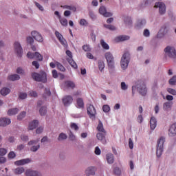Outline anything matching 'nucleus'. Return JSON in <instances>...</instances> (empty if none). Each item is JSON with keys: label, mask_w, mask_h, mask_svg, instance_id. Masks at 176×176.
Wrapping results in <instances>:
<instances>
[{"label": "nucleus", "mask_w": 176, "mask_h": 176, "mask_svg": "<svg viewBox=\"0 0 176 176\" xmlns=\"http://www.w3.org/2000/svg\"><path fill=\"white\" fill-rule=\"evenodd\" d=\"M52 96V92L50 91V89L45 88L44 91L43 97L46 98V97H50Z\"/></svg>", "instance_id": "nucleus-41"}, {"label": "nucleus", "mask_w": 176, "mask_h": 176, "mask_svg": "<svg viewBox=\"0 0 176 176\" xmlns=\"http://www.w3.org/2000/svg\"><path fill=\"white\" fill-rule=\"evenodd\" d=\"M32 77L36 82H42L43 83L47 82V76L43 71H41L39 73H32Z\"/></svg>", "instance_id": "nucleus-2"}, {"label": "nucleus", "mask_w": 176, "mask_h": 176, "mask_svg": "<svg viewBox=\"0 0 176 176\" xmlns=\"http://www.w3.org/2000/svg\"><path fill=\"white\" fill-rule=\"evenodd\" d=\"M21 140L22 141H23L24 142H27V141H28L29 138H28V135H21Z\"/></svg>", "instance_id": "nucleus-62"}, {"label": "nucleus", "mask_w": 176, "mask_h": 176, "mask_svg": "<svg viewBox=\"0 0 176 176\" xmlns=\"http://www.w3.org/2000/svg\"><path fill=\"white\" fill-rule=\"evenodd\" d=\"M62 101H63L65 107H69V105H71V104H72V102L74 101V98H72L69 95H67V96H65L62 99Z\"/></svg>", "instance_id": "nucleus-14"}, {"label": "nucleus", "mask_w": 176, "mask_h": 176, "mask_svg": "<svg viewBox=\"0 0 176 176\" xmlns=\"http://www.w3.org/2000/svg\"><path fill=\"white\" fill-rule=\"evenodd\" d=\"M69 140H70V141H75L76 140V136H75L74 133L71 131L69 133Z\"/></svg>", "instance_id": "nucleus-48"}, {"label": "nucleus", "mask_w": 176, "mask_h": 176, "mask_svg": "<svg viewBox=\"0 0 176 176\" xmlns=\"http://www.w3.org/2000/svg\"><path fill=\"white\" fill-rule=\"evenodd\" d=\"M99 70L102 72L103 69L105 68V63H104V61L99 60L98 63Z\"/></svg>", "instance_id": "nucleus-40"}, {"label": "nucleus", "mask_w": 176, "mask_h": 176, "mask_svg": "<svg viewBox=\"0 0 176 176\" xmlns=\"http://www.w3.org/2000/svg\"><path fill=\"white\" fill-rule=\"evenodd\" d=\"M168 93L171 94L172 96H176V90L173 88H168L167 89Z\"/></svg>", "instance_id": "nucleus-55"}, {"label": "nucleus", "mask_w": 176, "mask_h": 176, "mask_svg": "<svg viewBox=\"0 0 176 176\" xmlns=\"http://www.w3.org/2000/svg\"><path fill=\"white\" fill-rule=\"evenodd\" d=\"M24 171H25L24 167H18L13 170L15 175H21V174H23V173H24Z\"/></svg>", "instance_id": "nucleus-30"}, {"label": "nucleus", "mask_w": 176, "mask_h": 176, "mask_svg": "<svg viewBox=\"0 0 176 176\" xmlns=\"http://www.w3.org/2000/svg\"><path fill=\"white\" fill-rule=\"evenodd\" d=\"M65 86L69 89H74L75 87V83L72 81L67 80L65 82Z\"/></svg>", "instance_id": "nucleus-35"}, {"label": "nucleus", "mask_w": 176, "mask_h": 176, "mask_svg": "<svg viewBox=\"0 0 176 176\" xmlns=\"http://www.w3.org/2000/svg\"><path fill=\"white\" fill-rule=\"evenodd\" d=\"M104 57L107 61L109 71H113V69H115V58L113 55L109 52L104 54Z\"/></svg>", "instance_id": "nucleus-3"}, {"label": "nucleus", "mask_w": 176, "mask_h": 176, "mask_svg": "<svg viewBox=\"0 0 176 176\" xmlns=\"http://www.w3.org/2000/svg\"><path fill=\"white\" fill-rule=\"evenodd\" d=\"M0 93L1 96H8L10 93V89L4 87L0 91Z\"/></svg>", "instance_id": "nucleus-36"}, {"label": "nucleus", "mask_w": 176, "mask_h": 176, "mask_svg": "<svg viewBox=\"0 0 176 176\" xmlns=\"http://www.w3.org/2000/svg\"><path fill=\"white\" fill-rule=\"evenodd\" d=\"M82 50L84 52H91V48L89 45L86 44L82 46Z\"/></svg>", "instance_id": "nucleus-50"}, {"label": "nucleus", "mask_w": 176, "mask_h": 176, "mask_svg": "<svg viewBox=\"0 0 176 176\" xmlns=\"http://www.w3.org/2000/svg\"><path fill=\"white\" fill-rule=\"evenodd\" d=\"M28 163H31V160L30 158H26L14 162V165L24 166V164H28Z\"/></svg>", "instance_id": "nucleus-17"}, {"label": "nucleus", "mask_w": 176, "mask_h": 176, "mask_svg": "<svg viewBox=\"0 0 176 176\" xmlns=\"http://www.w3.org/2000/svg\"><path fill=\"white\" fill-rule=\"evenodd\" d=\"M128 88H129V87L127 86V85H126V82H121L122 90H127Z\"/></svg>", "instance_id": "nucleus-64"}, {"label": "nucleus", "mask_w": 176, "mask_h": 176, "mask_svg": "<svg viewBox=\"0 0 176 176\" xmlns=\"http://www.w3.org/2000/svg\"><path fill=\"white\" fill-rule=\"evenodd\" d=\"M67 61L70 64L71 67H72L75 69H76V68H78V65L76 64V63H75L74 59H72V58H67Z\"/></svg>", "instance_id": "nucleus-37"}, {"label": "nucleus", "mask_w": 176, "mask_h": 176, "mask_svg": "<svg viewBox=\"0 0 176 176\" xmlns=\"http://www.w3.org/2000/svg\"><path fill=\"white\" fill-rule=\"evenodd\" d=\"M8 153V149L4 148H0V156H5Z\"/></svg>", "instance_id": "nucleus-56"}, {"label": "nucleus", "mask_w": 176, "mask_h": 176, "mask_svg": "<svg viewBox=\"0 0 176 176\" xmlns=\"http://www.w3.org/2000/svg\"><path fill=\"white\" fill-rule=\"evenodd\" d=\"M60 43H61V45H63V46H64V47H67V40H65V38H64V37H62L60 39L58 40Z\"/></svg>", "instance_id": "nucleus-54"}, {"label": "nucleus", "mask_w": 176, "mask_h": 176, "mask_svg": "<svg viewBox=\"0 0 176 176\" xmlns=\"http://www.w3.org/2000/svg\"><path fill=\"white\" fill-rule=\"evenodd\" d=\"M137 90L140 96L145 97L146 93H148V89H146V85L144 82H140L137 85Z\"/></svg>", "instance_id": "nucleus-8"}, {"label": "nucleus", "mask_w": 176, "mask_h": 176, "mask_svg": "<svg viewBox=\"0 0 176 176\" xmlns=\"http://www.w3.org/2000/svg\"><path fill=\"white\" fill-rule=\"evenodd\" d=\"M25 176H40L39 172L32 169H28L25 173Z\"/></svg>", "instance_id": "nucleus-20"}, {"label": "nucleus", "mask_w": 176, "mask_h": 176, "mask_svg": "<svg viewBox=\"0 0 176 176\" xmlns=\"http://www.w3.org/2000/svg\"><path fill=\"white\" fill-rule=\"evenodd\" d=\"M13 46L15 54H16L18 57H23V47H21V44L19 41H15Z\"/></svg>", "instance_id": "nucleus-7"}, {"label": "nucleus", "mask_w": 176, "mask_h": 176, "mask_svg": "<svg viewBox=\"0 0 176 176\" xmlns=\"http://www.w3.org/2000/svg\"><path fill=\"white\" fill-rule=\"evenodd\" d=\"M168 33V28L166 26H162L158 32V38H163L165 35Z\"/></svg>", "instance_id": "nucleus-18"}, {"label": "nucleus", "mask_w": 176, "mask_h": 176, "mask_svg": "<svg viewBox=\"0 0 176 176\" xmlns=\"http://www.w3.org/2000/svg\"><path fill=\"white\" fill-rule=\"evenodd\" d=\"M8 80L14 82L15 80H19L20 76L19 74H12L8 76Z\"/></svg>", "instance_id": "nucleus-29"}, {"label": "nucleus", "mask_w": 176, "mask_h": 176, "mask_svg": "<svg viewBox=\"0 0 176 176\" xmlns=\"http://www.w3.org/2000/svg\"><path fill=\"white\" fill-rule=\"evenodd\" d=\"M157 126V121L155 117H151L150 120V127L151 130H155Z\"/></svg>", "instance_id": "nucleus-24"}, {"label": "nucleus", "mask_w": 176, "mask_h": 176, "mask_svg": "<svg viewBox=\"0 0 176 176\" xmlns=\"http://www.w3.org/2000/svg\"><path fill=\"white\" fill-rule=\"evenodd\" d=\"M96 175V167L89 166L85 170V175L90 176V175Z\"/></svg>", "instance_id": "nucleus-19"}, {"label": "nucleus", "mask_w": 176, "mask_h": 176, "mask_svg": "<svg viewBox=\"0 0 176 176\" xmlns=\"http://www.w3.org/2000/svg\"><path fill=\"white\" fill-rule=\"evenodd\" d=\"M145 24H146V21L144 19H141L137 21L136 27L139 29L142 28L143 27H145Z\"/></svg>", "instance_id": "nucleus-25"}, {"label": "nucleus", "mask_w": 176, "mask_h": 176, "mask_svg": "<svg viewBox=\"0 0 176 176\" xmlns=\"http://www.w3.org/2000/svg\"><path fill=\"white\" fill-rule=\"evenodd\" d=\"M70 127L73 130H75V131H78V130H79V126L75 122H72L70 125Z\"/></svg>", "instance_id": "nucleus-49"}, {"label": "nucleus", "mask_w": 176, "mask_h": 176, "mask_svg": "<svg viewBox=\"0 0 176 176\" xmlns=\"http://www.w3.org/2000/svg\"><path fill=\"white\" fill-rule=\"evenodd\" d=\"M39 125V121L36 120H34L31 122L29 123L28 130H34Z\"/></svg>", "instance_id": "nucleus-21"}, {"label": "nucleus", "mask_w": 176, "mask_h": 176, "mask_svg": "<svg viewBox=\"0 0 176 176\" xmlns=\"http://www.w3.org/2000/svg\"><path fill=\"white\" fill-rule=\"evenodd\" d=\"M164 142H166V138L162 136L158 139L157 142L156 155L157 157H160L163 155V151L164 149Z\"/></svg>", "instance_id": "nucleus-1"}, {"label": "nucleus", "mask_w": 176, "mask_h": 176, "mask_svg": "<svg viewBox=\"0 0 176 176\" xmlns=\"http://www.w3.org/2000/svg\"><path fill=\"white\" fill-rule=\"evenodd\" d=\"M79 24H80V25H82V26L89 25V23L85 19H80Z\"/></svg>", "instance_id": "nucleus-51"}, {"label": "nucleus", "mask_w": 176, "mask_h": 176, "mask_svg": "<svg viewBox=\"0 0 176 176\" xmlns=\"http://www.w3.org/2000/svg\"><path fill=\"white\" fill-rule=\"evenodd\" d=\"M29 96L30 97H38V93H36L35 91H30L29 92Z\"/></svg>", "instance_id": "nucleus-63"}, {"label": "nucleus", "mask_w": 176, "mask_h": 176, "mask_svg": "<svg viewBox=\"0 0 176 176\" xmlns=\"http://www.w3.org/2000/svg\"><path fill=\"white\" fill-rule=\"evenodd\" d=\"M39 112H40V115L41 116H45V115H46V113L47 112V111L46 110V107H41Z\"/></svg>", "instance_id": "nucleus-45"}, {"label": "nucleus", "mask_w": 176, "mask_h": 176, "mask_svg": "<svg viewBox=\"0 0 176 176\" xmlns=\"http://www.w3.org/2000/svg\"><path fill=\"white\" fill-rule=\"evenodd\" d=\"M26 41H27L28 43H29L30 45L34 44V38H32L31 36H28L26 38Z\"/></svg>", "instance_id": "nucleus-59"}, {"label": "nucleus", "mask_w": 176, "mask_h": 176, "mask_svg": "<svg viewBox=\"0 0 176 176\" xmlns=\"http://www.w3.org/2000/svg\"><path fill=\"white\" fill-rule=\"evenodd\" d=\"M97 130L98 131H99V133H107L105 129H104V125L102 124V122H101V120H99L98 122Z\"/></svg>", "instance_id": "nucleus-32"}, {"label": "nucleus", "mask_w": 176, "mask_h": 176, "mask_svg": "<svg viewBox=\"0 0 176 176\" xmlns=\"http://www.w3.org/2000/svg\"><path fill=\"white\" fill-rule=\"evenodd\" d=\"M103 112H105L106 113L109 112L111 111V107L108 104H104L102 107Z\"/></svg>", "instance_id": "nucleus-53"}, {"label": "nucleus", "mask_w": 176, "mask_h": 176, "mask_svg": "<svg viewBox=\"0 0 176 176\" xmlns=\"http://www.w3.org/2000/svg\"><path fill=\"white\" fill-rule=\"evenodd\" d=\"M106 160L108 164H113V162H115V157H113V154L109 153L106 155Z\"/></svg>", "instance_id": "nucleus-23"}, {"label": "nucleus", "mask_w": 176, "mask_h": 176, "mask_svg": "<svg viewBox=\"0 0 176 176\" xmlns=\"http://www.w3.org/2000/svg\"><path fill=\"white\" fill-rule=\"evenodd\" d=\"M154 8H159L160 14L163 15L166 14V4H164L163 2L155 3Z\"/></svg>", "instance_id": "nucleus-11"}, {"label": "nucleus", "mask_w": 176, "mask_h": 176, "mask_svg": "<svg viewBox=\"0 0 176 176\" xmlns=\"http://www.w3.org/2000/svg\"><path fill=\"white\" fill-rule=\"evenodd\" d=\"M107 132H99L96 134V138L100 141L104 145L107 144Z\"/></svg>", "instance_id": "nucleus-12"}, {"label": "nucleus", "mask_w": 176, "mask_h": 176, "mask_svg": "<svg viewBox=\"0 0 176 176\" xmlns=\"http://www.w3.org/2000/svg\"><path fill=\"white\" fill-rule=\"evenodd\" d=\"M12 123V121L10 118H0V127H6V126H9Z\"/></svg>", "instance_id": "nucleus-16"}, {"label": "nucleus", "mask_w": 176, "mask_h": 176, "mask_svg": "<svg viewBox=\"0 0 176 176\" xmlns=\"http://www.w3.org/2000/svg\"><path fill=\"white\" fill-rule=\"evenodd\" d=\"M100 45L104 50H109V45H108L104 40H100Z\"/></svg>", "instance_id": "nucleus-39"}, {"label": "nucleus", "mask_w": 176, "mask_h": 176, "mask_svg": "<svg viewBox=\"0 0 176 176\" xmlns=\"http://www.w3.org/2000/svg\"><path fill=\"white\" fill-rule=\"evenodd\" d=\"M104 28H107V30H110V31H115L116 30V27L113 26V25H104Z\"/></svg>", "instance_id": "nucleus-46"}, {"label": "nucleus", "mask_w": 176, "mask_h": 176, "mask_svg": "<svg viewBox=\"0 0 176 176\" xmlns=\"http://www.w3.org/2000/svg\"><path fill=\"white\" fill-rule=\"evenodd\" d=\"M27 57L30 58L31 60L35 58V60H37V61H43V56H42L39 52H36L34 53H32L31 52H28Z\"/></svg>", "instance_id": "nucleus-9"}, {"label": "nucleus", "mask_w": 176, "mask_h": 176, "mask_svg": "<svg viewBox=\"0 0 176 176\" xmlns=\"http://www.w3.org/2000/svg\"><path fill=\"white\" fill-rule=\"evenodd\" d=\"M76 102H77V107L85 108V102H83V99L82 98H77Z\"/></svg>", "instance_id": "nucleus-33"}, {"label": "nucleus", "mask_w": 176, "mask_h": 176, "mask_svg": "<svg viewBox=\"0 0 176 176\" xmlns=\"http://www.w3.org/2000/svg\"><path fill=\"white\" fill-rule=\"evenodd\" d=\"M169 85H171V86H175L176 85V76H173V78H171L169 80Z\"/></svg>", "instance_id": "nucleus-47"}, {"label": "nucleus", "mask_w": 176, "mask_h": 176, "mask_svg": "<svg viewBox=\"0 0 176 176\" xmlns=\"http://www.w3.org/2000/svg\"><path fill=\"white\" fill-rule=\"evenodd\" d=\"M173 107V102H166L163 104L164 111H170Z\"/></svg>", "instance_id": "nucleus-28"}, {"label": "nucleus", "mask_w": 176, "mask_h": 176, "mask_svg": "<svg viewBox=\"0 0 176 176\" xmlns=\"http://www.w3.org/2000/svg\"><path fill=\"white\" fill-rule=\"evenodd\" d=\"M129 63H130V53L126 52L122 55L121 58V61H120L121 68L122 69H126L127 67H129Z\"/></svg>", "instance_id": "nucleus-5"}, {"label": "nucleus", "mask_w": 176, "mask_h": 176, "mask_svg": "<svg viewBox=\"0 0 176 176\" xmlns=\"http://www.w3.org/2000/svg\"><path fill=\"white\" fill-rule=\"evenodd\" d=\"M87 111L89 118H92V119L96 118V114L97 113V112L96 111V108H94V106H93L92 104H89Z\"/></svg>", "instance_id": "nucleus-10"}, {"label": "nucleus", "mask_w": 176, "mask_h": 176, "mask_svg": "<svg viewBox=\"0 0 176 176\" xmlns=\"http://www.w3.org/2000/svg\"><path fill=\"white\" fill-rule=\"evenodd\" d=\"M32 36L35 39V41H37V42H43V37L42 36V34H41L37 31H32L31 32Z\"/></svg>", "instance_id": "nucleus-13"}, {"label": "nucleus", "mask_w": 176, "mask_h": 176, "mask_svg": "<svg viewBox=\"0 0 176 176\" xmlns=\"http://www.w3.org/2000/svg\"><path fill=\"white\" fill-rule=\"evenodd\" d=\"M144 36H146V38H148L151 35V32H149V30L145 29L143 32Z\"/></svg>", "instance_id": "nucleus-60"}, {"label": "nucleus", "mask_w": 176, "mask_h": 176, "mask_svg": "<svg viewBox=\"0 0 176 176\" xmlns=\"http://www.w3.org/2000/svg\"><path fill=\"white\" fill-rule=\"evenodd\" d=\"M155 0H144L142 8H146V6H149L150 5H152L153 3Z\"/></svg>", "instance_id": "nucleus-34"}, {"label": "nucleus", "mask_w": 176, "mask_h": 176, "mask_svg": "<svg viewBox=\"0 0 176 176\" xmlns=\"http://www.w3.org/2000/svg\"><path fill=\"white\" fill-rule=\"evenodd\" d=\"M164 52L165 53V57H168L169 58H172V60H175L176 58L175 47L168 45L164 48Z\"/></svg>", "instance_id": "nucleus-4"}, {"label": "nucleus", "mask_w": 176, "mask_h": 176, "mask_svg": "<svg viewBox=\"0 0 176 176\" xmlns=\"http://www.w3.org/2000/svg\"><path fill=\"white\" fill-rule=\"evenodd\" d=\"M113 173L116 175H120L122 174V170H120V168L116 167L113 170Z\"/></svg>", "instance_id": "nucleus-58"}, {"label": "nucleus", "mask_w": 176, "mask_h": 176, "mask_svg": "<svg viewBox=\"0 0 176 176\" xmlns=\"http://www.w3.org/2000/svg\"><path fill=\"white\" fill-rule=\"evenodd\" d=\"M99 13L104 16V17H112L113 16L112 12H107V8L104 6H101L99 8Z\"/></svg>", "instance_id": "nucleus-15"}, {"label": "nucleus", "mask_w": 176, "mask_h": 176, "mask_svg": "<svg viewBox=\"0 0 176 176\" xmlns=\"http://www.w3.org/2000/svg\"><path fill=\"white\" fill-rule=\"evenodd\" d=\"M123 20L126 27H131V25H133V20H131V17L124 16H123Z\"/></svg>", "instance_id": "nucleus-22"}, {"label": "nucleus", "mask_w": 176, "mask_h": 176, "mask_svg": "<svg viewBox=\"0 0 176 176\" xmlns=\"http://www.w3.org/2000/svg\"><path fill=\"white\" fill-rule=\"evenodd\" d=\"M56 67L59 71H61L62 72H65V67L61 63L56 62Z\"/></svg>", "instance_id": "nucleus-43"}, {"label": "nucleus", "mask_w": 176, "mask_h": 176, "mask_svg": "<svg viewBox=\"0 0 176 176\" xmlns=\"http://www.w3.org/2000/svg\"><path fill=\"white\" fill-rule=\"evenodd\" d=\"M27 115V113L25 111H22L19 113V115L17 116L18 120H23L25 118Z\"/></svg>", "instance_id": "nucleus-44"}, {"label": "nucleus", "mask_w": 176, "mask_h": 176, "mask_svg": "<svg viewBox=\"0 0 176 176\" xmlns=\"http://www.w3.org/2000/svg\"><path fill=\"white\" fill-rule=\"evenodd\" d=\"M168 135L170 137H175L176 135V126L173 125L169 129Z\"/></svg>", "instance_id": "nucleus-27"}, {"label": "nucleus", "mask_w": 176, "mask_h": 176, "mask_svg": "<svg viewBox=\"0 0 176 176\" xmlns=\"http://www.w3.org/2000/svg\"><path fill=\"white\" fill-rule=\"evenodd\" d=\"M59 21L63 27H67V25H68V21L65 18L59 19Z\"/></svg>", "instance_id": "nucleus-42"}, {"label": "nucleus", "mask_w": 176, "mask_h": 176, "mask_svg": "<svg viewBox=\"0 0 176 176\" xmlns=\"http://www.w3.org/2000/svg\"><path fill=\"white\" fill-rule=\"evenodd\" d=\"M17 113H19L18 108L10 109L8 111V115L9 116H13V115H17Z\"/></svg>", "instance_id": "nucleus-31"}, {"label": "nucleus", "mask_w": 176, "mask_h": 176, "mask_svg": "<svg viewBox=\"0 0 176 176\" xmlns=\"http://www.w3.org/2000/svg\"><path fill=\"white\" fill-rule=\"evenodd\" d=\"M67 138H68L67 134L60 133L58 137V141H64V140H67Z\"/></svg>", "instance_id": "nucleus-38"}, {"label": "nucleus", "mask_w": 176, "mask_h": 176, "mask_svg": "<svg viewBox=\"0 0 176 176\" xmlns=\"http://www.w3.org/2000/svg\"><path fill=\"white\" fill-rule=\"evenodd\" d=\"M28 94H27V93H25V92H21L20 94H19V98L21 99V100H25V98L28 97Z\"/></svg>", "instance_id": "nucleus-52"}, {"label": "nucleus", "mask_w": 176, "mask_h": 176, "mask_svg": "<svg viewBox=\"0 0 176 176\" xmlns=\"http://www.w3.org/2000/svg\"><path fill=\"white\" fill-rule=\"evenodd\" d=\"M38 142H39V139L33 140L28 142V145L31 146V152H38L39 148H41V144H38Z\"/></svg>", "instance_id": "nucleus-6"}, {"label": "nucleus", "mask_w": 176, "mask_h": 176, "mask_svg": "<svg viewBox=\"0 0 176 176\" xmlns=\"http://www.w3.org/2000/svg\"><path fill=\"white\" fill-rule=\"evenodd\" d=\"M16 157V153L14 151H11L8 153V158L9 159H14Z\"/></svg>", "instance_id": "nucleus-61"}, {"label": "nucleus", "mask_w": 176, "mask_h": 176, "mask_svg": "<svg viewBox=\"0 0 176 176\" xmlns=\"http://www.w3.org/2000/svg\"><path fill=\"white\" fill-rule=\"evenodd\" d=\"M34 4L36 5V8L40 10L41 12H45V8L38 2H34Z\"/></svg>", "instance_id": "nucleus-57"}, {"label": "nucleus", "mask_w": 176, "mask_h": 176, "mask_svg": "<svg viewBox=\"0 0 176 176\" xmlns=\"http://www.w3.org/2000/svg\"><path fill=\"white\" fill-rule=\"evenodd\" d=\"M129 39H130V36L127 35H120L116 38L117 42H124V41H129Z\"/></svg>", "instance_id": "nucleus-26"}]
</instances>
